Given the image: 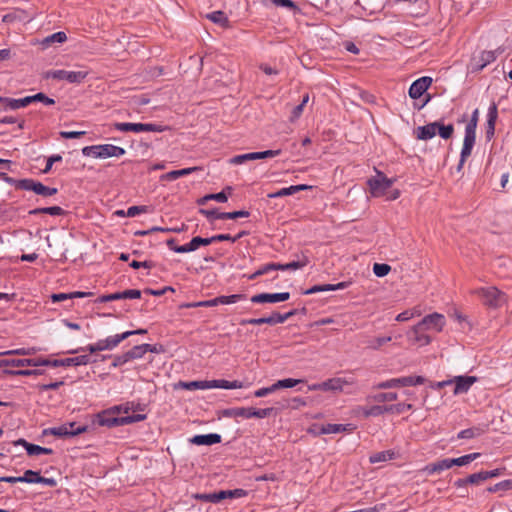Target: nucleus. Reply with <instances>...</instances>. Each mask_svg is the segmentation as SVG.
<instances>
[{"label": "nucleus", "instance_id": "4468645a", "mask_svg": "<svg viewBox=\"0 0 512 512\" xmlns=\"http://www.w3.org/2000/svg\"><path fill=\"white\" fill-rule=\"evenodd\" d=\"M406 335L408 341L414 345L426 346L432 341L431 337L426 334L421 327H419L418 323L408 330Z\"/></svg>", "mask_w": 512, "mask_h": 512}, {"label": "nucleus", "instance_id": "a18cd8bd", "mask_svg": "<svg viewBox=\"0 0 512 512\" xmlns=\"http://www.w3.org/2000/svg\"><path fill=\"white\" fill-rule=\"evenodd\" d=\"M309 264V258L302 254L301 257L296 261H291L285 264V270H297L301 269Z\"/></svg>", "mask_w": 512, "mask_h": 512}, {"label": "nucleus", "instance_id": "393cba45", "mask_svg": "<svg viewBox=\"0 0 512 512\" xmlns=\"http://www.w3.org/2000/svg\"><path fill=\"white\" fill-rule=\"evenodd\" d=\"M210 245L209 238H202L200 236L193 237L191 241L185 245L177 248V253H188L197 250L200 246Z\"/></svg>", "mask_w": 512, "mask_h": 512}, {"label": "nucleus", "instance_id": "58836bf2", "mask_svg": "<svg viewBox=\"0 0 512 512\" xmlns=\"http://www.w3.org/2000/svg\"><path fill=\"white\" fill-rule=\"evenodd\" d=\"M5 374L10 376H39L44 374L41 369H21V370H5Z\"/></svg>", "mask_w": 512, "mask_h": 512}, {"label": "nucleus", "instance_id": "0e129e2a", "mask_svg": "<svg viewBox=\"0 0 512 512\" xmlns=\"http://www.w3.org/2000/svg\"><path fill=\"white\" fill-rule=\"evenodd\" d=\"M480 429L468 428L460 431L457 435L458 439H471L479 435Z\"/></svg>", "mask_w": 512, "mask_h": 512}, {"label": "nucleus", "instance_id": "37998d69", "mask_svg": "<svg viewBox=\"0 0 512 512\" xmlns=\"http://www.w3.org/2000/svg\"><path fill=\"white\" fill-rule=\"evenodd\" d=\"M480 457V453L466 454L452 459L453 466H465Z\"/></svg>", "mask_w": 512, "mask_h": 512}, {"label": "nucleus", "instance_id": "bf43d9fd", "mask_svg": "<svg viewBox=\"0 0 512 512\" xmlns=\"http://www.w3.org/2000/svg\"><path fill=\"white\" fill-rule=\"evenodd\" d=\"M53 450L51 448L41 447L36 444L29 445L28 448V455L34 456V455H40V454H52Z\"/></svg>", "mask_w": 512, "mask_h": 512}, {"label": "nucleus", "instance_id": "c85d7f7f", "mask_svg": "<svg viewBox=\"0 0 512 512\" xmlns=\"http://www.w3.org/2000/svg\"><path fill=\"white\" fill-rule=\"evenodd\" d=\"M0 103L3 104L4 110H17L29 105L28 96L22 99H12L0 96Z\"/></svg>", "mask_w": 512, "mask_h": 512}, {"label": "nucleus", "instance_id": "3c124183", "mask_svg": "<svg viewBox=\"0 0 512 512\" xmlns=\"http://www.w3.org/2000/svg\"><path fill=\"white\" fill-rule=\"evenodd\" d=\"M28 100H29V104H31L32 102H42L44 103L45 105H53L55 104V100L48 97L47 95H45L44 93L42 92H39L35 95H32V96H28Z\"/></svg>", "mask_w": 512, "mask_h": 512}, {"label": "nucleus", "instance_id": "c9c22d12", "mask_svg": "<svg viewBox=\"0 0 512 512\" xmlns=\"http://www.w3.org/2000/svg\"><path fill=\"white\" fill-rule=\"evenodd\" d=\"M200 169H201L200 167H189V168H184V169H180V170H173V171H170V172L166 173L165 175H163L162 179L173 181V180L178 179L179 177L189 175V174L193 173L194 171H197Z\"/></svg>", "mask_w": 512, "mask_h": 512}, {"label": "nucleus", "instance_id": "13d9d810", "mask_svg": "<svg viewBox=\"0 0 512 512\" xmlns=\"http://www.w3.org/2000/svg\"><path fill=\"white\" fill-rule=\"evenodd\" d=\"M40 472L33 470H26L21 477V482L28 484H37V478L40 477Z\"/></svg>", "mask_w": 512, "mask_h": 512}, {"label": "nucleus", "instance_id": "6e6d98bb", "mask_svg": "<svg viewBox=\"0 0 512 512\" xmlns=\"http://www.w3.org/2000/svg\"><path fill=\"white\" fill-rule=\"evenodd\" d=\"M421 315V312L419 309L417 308H414L412 310H406V311H403L401 313H399L397 316H396V321L398 322H404V321H408L409 319L415 317V316H420Z\"/></svg>", "mask_w": 512, "mask_h": 512}, {"label": "nucleus", "instance_id": "052dcab7", "mask_svg": "<svg viewBox=\"0 0 512 512\" xmlns=\"http://www.w3.org/2000/svg\"><path fill=\"white\" fill-rule=\"evenodd\" d=\"M101 145L86 146L82 149V154L87 157L101 158Z\"/></svg>", "mask_w": 512, "mask_h": 512}, {"label": "nucleus", "instance_id": "6e6552de", "mask_svg": "<svg viewBox=\"0 0 512 512\" xmlns=\"http://www.w3.org/2000/svg\"><path fill=\"white\" fill-rule=\"evenodd\" d=\"M425 382L422 376H406L401 378H393L378 383L374 388L376 389H390L395 387H406L422 385Z\"/></svg>", "mask_w": 512, "mask_h": 512}, {"label": "nucleus", "instance_id": "423d86ee", "mask_svg": "<svg viewBox=\"0 0 512 512\" xmlns=\"http://www.w3.org/2000/svg\"><path fill=\"white\" fill-rule=\"evenodd\" d=\"M475 293L490 307H499L506 301L505 294L494 286L479 288Z\"/></svg>", "mask_w": 512, "mask_h": 512}, {"label": "nucleus", "instance_id": "5fc2aeb1", "mask_svg": "<svg viewBox=\"0 0 512 512\" xmlns=\"http://www.w3.org/2000/svg\"><path fill=\"white\" fill-rule=\"evenodd\" d=\"M127 354L130 361L142 358L146 354L144 344L134 346L127 351Z\"/></svg>", "mask_w": 512, "mask_h": 512}, {"label": "nucleus", "instance_id": "f03ea898", "mask_svg": "<svg viewBox=\"0 0 512 512\" xmlns=\"http://www.w3.org/2000/svg\"><path fill=\"white\" fill-rule=\"evenodd\" d=\"M275 412L273 407H268L264 409H256V408H245V407H235V408H227L222 411V416L227 418L232 417H243L246 419L249 418H259L263 419L269 417Z\"/></svg>", "mask_w": 512, "mask_h": 512}, {"label": "nucleus", "instance_id": "9d476101", "mask_svg": "<svg viewBox=\"0 0 512 512\" xmlns=\"http://www.w3.org/2000/svg\"><path fill=\"white\" fill-rule=\"evenodd\" d=\"M91 363V358L89 355H80L71 358L65 359H46L42 358L41 365L42 366H51V367H69V366H81L87 365Z\"/></svg>", "mask_w": 512, "mask_h": 512}, {"label": "nucleus", "instance_id": "8fccbe9b", "mask_svg": "<svg viewBox=\"0 0 512 512\" xmlns=\"http://www.w3.org/2000/svg\"><path fill=\"white\" fill-rule=\"evenodd\" d=\"M250 212L247 210H239V211H233V212H223L218 215L219 219H236V218H243V217H249Z\"/></svg>", "mask_w": 512, "mask_h": 512}, {"label": "nucleus", "instance_id": "dca6fc26", "mask_svg": "<svg viewBox=\"0 0 512 512\" xmlns=\"http://www.w3.org/2000/svg\"><path fill=\"white\" fill-rule=\"evenodd\" d=\"M88 430V426H78L75 430H69V427L65 426V424L58 426V427H52L44 430V434L46 435H53L56 437H72L79 434H82Z\"/></svg>", "mask_w": 512, "mask_h": 512}, {"label": "nucleus", "instance_id": "b1692460", "mask_svg": "<svg viewBox=\"0 0 512 512\" xmlns=\"http://www.w3.org/2000/svg\"><path fill=\"white\" fill-rule=\"evenodd\" d=\"M350 282H339L337 284H323V285H314L311 288L304 291L305 295H310L318 292H327V291H335L340 289H345L349 286Z\"/></svg>", "mask_w": 512, "mask_h": 512}, {"label": "nucleus", "instance_id": "a878e982", "mask_svg": "<svg viewBox=\"0 0 512 512\" xmlns=\"http://www.w3.org/2000/svg\"><path fill=\"white\" fill-rule=\"evenodd\" d=\"M191 443L195 445H214L221 442V435L217 433H210L205 435H195L191 440Z\"/></svg>", "mask_w": 512, "mask_h": 512}, {"label": "nucleus", "instance_id": "338daca9", "mask_svg": "<svg viewBox=\"0 0 512 512\" xmlns=\"http://www.w3.org/2000/svg\"><path fill=\"white\" fill-rule=\"evenodd\" d=\"M22 14H24L23 10H15L14 12L8 13L3 16L2 21L5 23H10L15 20H22Z\"/></svg>", "mask_w": 512, "mask_h": 512}, {"label": "nucleus", "instance_id": "69168bd1", "mask_svg": "<svg viewBox=\"0 0 512 512\" xmlns=\"http://www.w3.org/2000/svg\"><path fill=\"white\" fill-rule=\"evenodd\" d=\"M511 487H510V483L508 482V480H503L499 483H496L495 485L493 486H490L487 491L490 492V493H495L497 491H507V490H510Z\"/></svg>", "mask_w": 512, "mask_h": 512}, {"label": "nucleus", "instance_id": "bb28decb", "mask_svg": "<svg viewBox=\"0 0 512 512\" xmlns=\"http://www.w3.org/2000/svg\"><path fill=\"white\" fill-rule=\"evenodd\" d=\"M312 186L306 185V184H299V185H292L289 187L282 188L278 190L277 192L268 194L269 198H279L284 196L293 195L297 192L304 191L311 189Z\"/></svg>", "mask_w": 512, "mask_h": 512}, {"label": "nucleus", "instance_id": "f3484780", "mask_svg": "<svg viewBox=\"0 0 512 512\" xmlns=\"http://www.w3.org/2000/svg\"><path fill=\"white\" fill-rule=\"evenodd\" d=\"M432 84V78L428 76L415 80L409 88V96L412 99L420 98Z\"/></svg>", "mask_w": 512, "mask_h": 512}, {"label": "nucleus", "instance_id": "f257e3e1", "mask_svg": "<svg viewBox=\"0 0 512 512\" xmlns=\"http://www.w3.org/2000/svg\"><path fill=\"white\" fill-rule=\"evenodd\" d=\"M479 119V111L475 109L471 115L469 122L465 127V136L463 141V147L460 154V161L457 167V170L460 171L466 161V159L471 155L475 140H476V128Z\"/></svg>", "mask_w": 512, "mask_h": 512}, {"label": "nucleus", "instance_id": "412c9836", "mask_svg": "<svg viewBox=\"0 0 512 512\" xmlns=\"http://www.w3.org/2000/svg\"><path fill=\"white\" fill-rule=\"evenodd\" d=\"M42 358H25V359H2L0 360V367H38L41 365Z\"/></svg>", "mask_w": 512, "mask_h": 512}, {"label": "nucleus", "instance_id": "ddd939ff", "mask_svg": "<svg viewBox=\"0 0 512 512\" xmlns=\"http://www.w3.org/2000/svg\"><path fill=\"white\" fill-rule=\"evenodd\" d=\"M122 410V406H116L111 410H106L97 414V423L100 426L106 427H116L124 425L121 420L123 417L114 416V412H120Z\"/></svg>", "mask_w": 512, "mask_h": 512}, {"label": "nucleus", "instance_id": "e433bc0d", "mask_svg": "<svg viewBox=\"0 0 512 512\" xmlns=\"http://www.w3.org/2000/svg\"><path fill=\"white\" fill-rule=\"evenodd\" d=\"M397 399V393L395 392H380L375 395H370L367 397L368 401L374 402H391Z\"/></svg>", "mask_w": 512, "mask_h": 512}, {"label": "nucleus", "instance_id": "72a5a7b5", "mask_svg": "<svg viewBox=\"0 0 512 512\" xmlns=\"http://www.w3.org/2000/svg\"><path fill=\"white\" fill-rule=\"evenodd\" d=\"M226 191H228L229 194L232 192V188L230 186L226 187L223 191L215 194H208L198 200L199 205H204L208 200H216L218 202L224 203L227 202L228 197L226 194Z\"/></svg>", "mask_w": 512, "mask_h": 512}, {"label": "nucleus", "instance_id": "9b49d317", "mask_svg": "<svg viewBox=\"0 0 512 512\" xmlns=\"http://www.w3.org/2000/svg\"><path fill=\"white\" fill-rule=\"evenodd\" d=\"M418 324L419 327H421L425 332H441L446 324V320L444 315L434 312L432 314L426 315L420 322H418Z\"/></svg>", "mask_w": 512, "mask_h": 512}, {"label": "nucleus", "instance_id": "a211bd4d", "mask_svg": "<svg viewBox=\"0 0 512 512\" xmlns=\"http://www.w3.org/2000/svg\"><path fill=\"white\" fill-rule=\"evenodd\" d=\"M290 298L289 292L281 293H260L251 297L253 303H277L284 302Z\"/></svg>", "mask_w": 512, "mask_h": 512}, {"label": "nucleus", "instance_id": "2f4dec72", "mask_svg": "<svg viewBox=\"0 0 512 512\" xmlns=\"http://www.w3.org/2000/svg\"><path fill=\"white\" fill-rule=\"evenodd\" d=\"M297 313H298L297 309H292L285 314H280V313L274 312L271 316L266 317V324L276 325V324L284 323L286 320H288L292 316L296 315Z\"/></svg>", "mask_w": 512, "mask_h": 512}, {"label": "nucleus", "instance_id": "ea45409f", "mask_svg": "<svg viewBox=\"0 0 512 512\" xmlns=\"http://www.w3.org/2000/svg\"><path fill=\"white\" fill-rule=\"evenodd\" d=\"M395 453L391 450L377 452L370 456L369 461L371 463L386 462L394 458Z\"/></svg>", "mask_w": 512, "mask_h": 512}, {"label": "nucleus", "instance_id": "864d4df0", "mask_svg": "<svg viewBox=\"0 0 512 512\" xmlns=\"http://www.w3.org/2000/svg\"><path fill=\"white\" fill-rule=\"evenodd\" d=\"M0 178L5 181L6 183H8L9 185H12V186H15L16 189H19V190H24V187H22V182H28L29 179L26 178V179H14L10 176H8L6 173H0Z\"/></svg>", "mask_w": 512, "mask_h": 512}, {"label": "nucleus", "instance_id": "39448f33", "mask_svg": "<svg viewBox=\"0 0 512 512\" xmlns=\"http://www.w3.org/2000/svg\"><path fill=\"white\" fill-rule=\"evenodd\" d=\"M376 173V176L370 178L367 184L373 197H382L392 187L394 180L387 178L381 171H376Z\"/></svg>", "mask_w": 512, "mask_h": 512}, {"label": "nucleus", "instance_id": "4c0bfd02", "mask_svg": "<svg viewBox=\"0 0 512 512\" xmlns=\"http://www.w3.org/2000/svg\"><path fill=\"white\" fill-rule=\"evenodd\" d=\"M412 408H413L412 404H409V403L384 405L385 413H391V414H401V413H404L405 411L411 410Z\"/></svg>", "mask_w": 512, "mask_h": 512}, {"label": "nucleus", "instance_id": "6ab92c4d", "mask_svg": "<svg viewBox=\"0 0 512 512\" xmlns=\"http://www.w3.org/2000/svg\"><path fill=\"white\" fill-rule=\"evenodd\" d=\"M498 118V109L496 103H492L488 109L487 123L485 129L486 141H491L495 135V125Z\"/></svg>", "mask_w": 512, "mask_h": 512}, {"label": "nucleus", "instance_id": "680f3d73", "mask_svg": "<svg viewBox=\"0 0 512 512\" xmlns=\"http://www.w3.org/2000/svg\"><path fill=\"white\" fill-rule=\"evenodd\" d=\"M391 271V267L385 263H375L373 272L377 277H384Z\"/></svg>", "mask_w": 512, "mask_h": 512}, {"label": "nucleus", "instance_id": "c756f323", "mask_svg": "<svg viewBox=\"0 0 512 512\" xmlns=\"http://www.w3.org/2000/svg\"><path fill=\"white\" fill-rule=\"evenodd\" d=\"M100 153L101 158L105 159L109 157L123 156L126 153V151L124 148L112 144H101Z\"/></svg>", "mask_w": 512, "mask_h": 512}, {"label": "nucleus", "instance_id": "79ce46f5", "mask_svg": "<svg viewBox=\"0 0 512 512\" xmlns=\"http://www.w3.org/2000/svg\"><path fill=\"white\" fill-rule=\"evenodd\" d=\"M67 40V36L65 32L59 31L56 33H53L52 35L47 36L43 41L42 45L44 47H48L52 43H63Z\"/></svg>", "mask_w": 512, "mask_h": 512}, {"label": "nucleus", "instance_id": "1a4fd4ad", "mask_svg": "<svg viewBox=\"0 0 512 512\" xmlns=\"http://www.w3.org/2000/svg\"><path fill=\"white\" fill-rule=\"evenodd\" d=\"M87 75V71L50 70L46 73L45 77L79 84L86 79Z\"/></svg>", "mask_w": 512, "mask_h": 512}, {"label": "nucleus", "instance_id": "e2e57ef3", "mask_svg": "<svg viewBox=\"0 0 512 512\" xmlns=\"http://www.w3.org/2000/svg\"><path fill=\"white\" fill-rule=\"evenodd\" d=\"M218 305L217 297L211 300L199 301L188 303L185 305L186 308H195V307H213Z\"/></svg>", "mask_w": 512, "mask_h": 512}, {"label": "nucleus", "instance_id": "0eeeda50", "mask_svg": "<svg viewBox=\"0 0 512 512\" xmlns=\"http://www.w3.org/2000/svg\"><path fill=\"white\" fill-rule=\"evenodd\" d=\"M116 130L122 132H163L167 127L154 123H115Z\"/></svg>", "mask_w": 512, "mask_h": 512}, {"label": "nucleus", "instance_id": "5701e85b", "mask_svg": "<svg viewBox=\"0 0 512 512\" xmlns=\"http://www.w3.org/2000/svg\"><path fill=\"white\" fill-rule=\"evenodd\" d=\"M437 134V122L428 123L424 126H419L415 130V135L418 140H429Z\"/></svg>", "mask_w": 512, "mask_h": 512}, {"label": "nucleus", "instance_id": "de8ad7c7", "mask_svg": "<svg viewBox=\"0 0 512 512\" xmlns=\"http://www.w3.org/2000/svg\"><path fill=\"white\" fill-rule=\"evenodd\" d=\"M181 385L187 390L210 389L209 380L181 382Z\"/></svg>", "mask_w": 512, "mask_h": 512}, {"label": "nucleus", "instance_id": "4be33fe9", "mask_svg": "<svg viewBox=\"0 0 512 512\" xmlns=\"http://www.w3.org/2000/svg\"><path fill=\"white\" fill-rule=\"evenodd\" d=\"M504 49L499 47L496 50H490V51H482L479 56V62L474 70L480 71L490 63L494 62L498 56V54L503 53Z\"/></svg>", "mask_w": 512, "mask_h": 512}, {"label": "nucleus", "instance_id": "4d7b16f0", "mask_svg": "<svg viewBox=\"0 0 512 512\" xmlns=\"http://www.w3.org/2000/svg\"><path fill=\"white\" fill-rule=\"evenodd\" d=\"M390 341H391V337L390 336H387V337H376V338L368 341L367 347L370 348V349H373V350H378L379 348H381L383 345H385L386 343H388Z\"/></svg>", "mask_w": 512, "mask_h": 512}, {"label": "nucleus", "instance_id": "a19ab883", "mask_svg": "<svg viewBox=\"0 0 512 512\" xmlns=\"http://www.w3.org/2000/svg\"><path fill=\"white\" fill-rule=\"evenodd\" d=\"M436 122L438 135L445 140L450 139L454 133V126L452 124L444 125L440 121Z\"/></svg>", "mask_w": 512, "mask_h": 512}, {"label": "nucleus", "instance_id": "09e8293b", "mask_svg": "<svg viewBox=\"0 0 512 512\" xmlns=\"http://www.w3.org/2000/svg\"><path fill=\"white\" fill-rule=\"evenodd\" d=\"M246 295L244 294H232V295H228V296H218L217 299H218V305L219 304H222V305H226V304H233V303H236L240 300H243L245 299Z\"/></svg>", "mask_w": 512, "mask_h": 512}, {"label": "nucleus", "instance_id": "f704fd0d", "mask_svg": "<svg viewBox=\"0 0 512 512\" xmlns=\"http://www.w3.org/2000/svg\"><path fill=\"white\" fill-rule=\"evenodd\" d=\"M66 212L60 206H51V207H43V208H35L29 211L30 215H39V214H49L52 216H62Z\"/></svg>", "mask_w": 512, "mask_h": 512}, {"label": "nucleus", "instance_id": "49530a36", "mask_svg": "<svg viewBox=\"0 0 512 512\" xmlns=\"http://www.w3.org/2000/svg\"><path fill=\"white\" fill-rule=\"evenodd\" d=\"M303 379H292V378H286L282 380H278L274 383V387L276 390L282 389V388H292L295 387L299 383H303Z\"/></svg>", "mask_w": 512, "mask_h": 512}, {"label": "nucleus", "instance_id": "aec40b11", "mask_svg": "<svg viewBox=\"0 0 512 512\" xmlns=\"http://www.w3.org/2000/svg\"><path fill=\"white\" fill-rule=\"evenodd\" d=\"M452 383L455 384L454 394H462L466 393L471 386L477 381V377L475 376H456L454 379H451Z\"/></svg>", "mask_w": 512, "mask_h": 512}, {"label": "nucleus", "instance_id": "20e7f679", "mask_svg": "<svg viewBox=\"0 0 512 512\" xmlns=\"http://www.w3.org/2000/svg\"><path fill=\"white\" fill-rule=\"evenodd\" d=\"M247 495V491L241 488L234 490H220L214 493H196L192 497L196 500L219 503L220 501L227 498H241Z\"/></svg>", "mask_w": 512, "mask_h": 512}, {"label": "nucleus", "instance_id": "2eb2a0df", "mask_svg": "<svg viewBox=\"0 0 512 512\" xmlns=\"http://www.w3.org/2000/svg\"><path fill=\"white\" fill-rule=\"evenodd\" d=\"M22 187H24L26 191H33L37 195L44 197L55 195L58 192L57 188L45 186L41 182L33 179H29L28 182H22Z\"/></svg>", "mask_w": 512, "mask_h": 512}, {"label": "nucleus", "instance_id": "603ef678", "mask_svg": "<svg viewBox=\"0 0 512 512\" xmlns=\"http://www.w3.org/2000/svg\"><path fill=\"white\" fill-rule=\"evenodd\" d=\"M385 413L384 405H374L368 408L363 409V415L364 417H377Z\"/></svg>", "mask_w": 512, "mask_h": 512}, {"label": "nucleus", "instance_id": "cd10ccee", "mask_svg": "<svg viewBox=\"0 0 512 512\" xmlns=\"http://www.w3.org/2000/svg\"><path fill=\"white\" fill-rule=\"evenodd\" d=\"M451 462H452V459L445 458V459L439 460L437 462L430 463V464L426 465L424 468V471L429 475L434 474V473H440L444 470H447V469H450L451 467H453V464Z\"/></svg>", "mask_w": 512, "mask_h": 512}, {"label": "nucleus", "instance_id": "7c9ffc66", "mask_svg": "<svg viewBox=\"0 0 512 512\" xmlns=\"http://www.w3.org/2000/svg\"><path fill=\"white\" fill-rule=\"evenodd\" d=\"M350 425L343 424H324L321 425L318 432H315V436H319L321 434H336L349 430Z\"/></svg>", "mask_w": 512, "mask_h": 512}, {"label": "nucleus", "instance_id": "c03bdc74", "mask_svg": "<svg viewBox=\"0 0 512 512\" xmlns=\"http://www.w3.org/2000/svg\"><path fill=\"white\" fill-rule=\"evenodd\" d=\"M207 18L222 27L228 26L229 23V20L223 11H214L208 14Z\"/></svg>", "mask_w": 512, "mask_h": 512}, {"label": "nucleus", "instance_id": "f8f14e48", "mask_svg": "<svg viewBox=\"0 0 512 512\" xmlns=\"http://www.w3.org/2000/svg\"><path fill=\"white\" fill-rule=\"evenodd\" d=\"M281 154V150H266L261 152H251L241 155H236L230 159L231 164L240 165L249 160H259L276 157Z\"/></svg>", "mask_w": 512, "mask_h": 512}, {"label": "nucleus", "instance_id": "7ed1b4c3", "mask_svg": "<svg viewBox=\"0 0 512 512\" xmlns=\"http://www.w3.org/2000/svg\"><path fill=\"white\" fill-rule=\"evenodd\" d=\"M128 337H129L128 333L116 334L113 336H109L106 339L98 340L96 343L89 344L86 347H81L76 350H71L68 353L74 354V353H78L80 351H88L90 353H96V352L104 351V350H112L115 347H117L123 340L127 339Z\"/></svg>", "mask_w": 512, "mask_h": 512}, {"label": "nucleus", "instance_id": "473e14b6", "mask_svg": "<svg viewBox=\"0 0 512 512\" xmlns=\"http://www.w3.org/2000/svg\"><path fill=\"white\" fill-rule=\"evenodd\" d=\"M347 381L342 378H330L322 382L323 391H342Z\"/></svg>", "mask_w": 512, "mask_h": 512}, {"label": "nucleus", "instance_id": "774afa93", "mask_svg": "<svg viewBox=\"0 0 512 512\" xmlns=\"http://www.w3.org/2000/svg\"><path fill=\"white\" fill-rule=\"evenodd\" d=\"M485 480H486V478L484 475V471H480L478 473H473L467 477V481L471 485H478L479 483H481Z\"/></svg>", "mask_w": 512, "mask_h": 512}]
</instances>
